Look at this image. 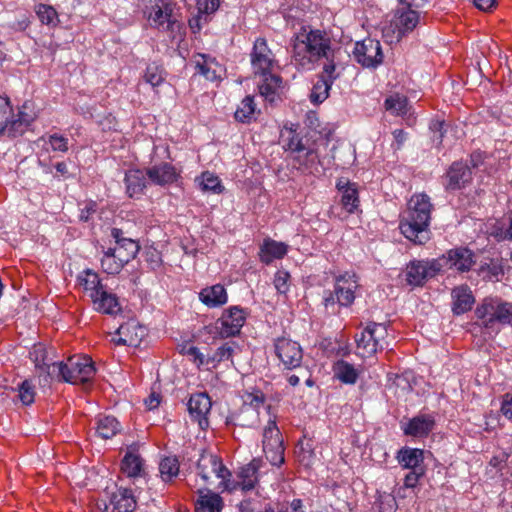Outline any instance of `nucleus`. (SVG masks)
I'll list each match as a JSON object with an SVG mask.
<instances>
[{
	"mask_svg": "<svg viewBox=\"0 0 512 512\" xmlns=\"http://www.w3.org/2000/svg\"><path fill=\"white\" fill-rule=\"evenodd\" d=\"M430 197L425 193L412 195L402 213L399 228L404 237L414 244L423 245L430 239V221L433 211Z\"/></svg>",
	"mask_w": 512,
	"mask_h": 512,
	"instance_id": "obj_1",
	"label": "nucleus"
},
{
	"mask_svg": "<svg viewBox=\"0 0 512 512\" xmlns=\"http://www.w3.org/2000/svg\"><path fill=\"white\" fill-rule=\"evenodd\" d=\"M331 44V38L325 31L311 29L296 37L292 58L298 66L310 69L320 59L329 60L333 52Z\"/></svg>",
	"mask_w": 512,
	"mask_h": 512,
	"instance_id": "obj_2",
	"label": "nucleus"
},
{
	"mask_svg": "<svg viewBox=\"0 0 512 512\" xmlns=\"http://www.w3.org/2000/svg\"><path fill=\"white\" fill-rule=\"evenodd\" d=\"M476 324L484 334L497 335L503 326H512V302L501 297H486L475 309Z\"/></svg>",
	"mask_w": 512,
	"mask_h": 512,
	"instance_id": "obj_3",
	"label": "nucleus"
},
{
	"mask_svg": "<svg viewBox=\"0 0 512 512\" xmlns=\"http://www.w3.org/2000/svg\"><path fill=\"white\" fill-rule=\"evenodd\" d=\"M179 8L173 0H150L144 11L150 27L168 34L172 39L181 35L183 24Z\"/></svg>",
	"mask_w": 512,
	"mask_h": 512,
	"instance_id": "obj_4",
	"label": "nucleus"
},
{
	"mask_svg": "<svg viewBox=\"0 0 512 512\" xmlns=\"http://www.w3.org/2000/svg\"><path fill=\"white\" fill-rule=\"evenodd\" d=\"M53 372L59 381L71 384H86L95 375V367L88 356L74 355L66 362L52 364Z\"/></svg>",
	"mask_w": 512,
	"mask_h": 512,
	"instance_id": "obj_5",
	"label": "nucleus"
},
{
	"mask_svg": "<svg viewBox=\"0 0 512 512\" xmlns=\"http://www.w3.org/2000/svg\"><path fill=\"white\" fill-rule=\"evenodd\" d=\"M262 460L253 458L249 463L240 466L236 471V478L228 476L224 482H220L218 489L222 492L233 493L237 490L247 493L258 488L260 480V468Z\"/></svg>",
	"mask_w": 512,
	"mask_h": 512,
	"instance_id": "obj_6",
	"label": "nucleus"
},
{
	"mask_svg": "<svg viewBox=\"0 0 512 512\" xmlns=\"http://www.w3.org/2000/svg\"><path fill=\"white\" fill-rule=\"evenodd\" d=\"M247 317V312L239 306H232L223 311L222 316L213 324L205 327L213 339H226L240 333Z\"/></svg>",
	"mask_w": 512,
	"mask_h": 512,
	"instance_id": "obj_7",
	"label": "nucleus"
},
{
	"mask_svg": "<svg viewBox=\"0 0 512 512\" xmlns=\"http://www.w3.org/2000/svg\"><path fill=\"white\" fill-rule=\"evenodd\" d=\"M387 327L381 323L370 322L360 334L355 335L358 354L369 357L389 346Z\"/></svg>",
	"mask_w": 512,
	"mask_h": 512,
	"instance_id": "obj_8",
	"label": "nucleus"
},
{
	"mask_svg": "<svg viewBox=\"0 0 512 512\" xmlns=\"http://www.w3.org/2000/svg\"><path fill=\"white\" fill-rule=\"evenodd\" d=\"M243 405L237 415L227 418V424L238 425L241 427L252 426L258 418V409L265 403V395L259 389L244 392Z\"/></svg>",
	"mask_w": 512,
	"mask_h": 512,
	"instance_id": "obj_9",
	"label": "nucleus"
},
{
	"mask_svg": "<svg viewBox=\"0 0 512 512\" xmlns=\"http://www.w3.org/2000/svg\"><path fill=\"white\" fill-rule=\"evenodd\" d=\"M250 61L255 76L267 75V73L277 71L279 68L275 54L269 48L266 39L262 37L255 40L250 53Z\"/></svg>",
	"mask_w": 512,
	"mask_h": 512,
	"instance_id": "obj_10",
	"label": "nucleus"
},
{
	"mask_svg": "<svg viewBox=\"0 0 512 512\" xmlns=\"http://www.w3.org/2000/svg\"><path fill=\"white\" fill-rule=\"evenodd\" d=\"M263 452L267 460L275 466L284 463V446L281 432L275 420H269L263 430Z\"/></svg>",
	"mask_w": 512,
	"mask_h": 512,
	"instance_id": "obj_11",
	"label": "nucleus"
},
{
	"mask_svg": "<svg viewBox=\"0 0 512 512\" xmlns=\"http://www.w3.org/2000/svg\"><path fill=\"white\" fill-rule=\"evenodd\" d=\"M139 443L130 444V500L137 502L136 490L148 488V471L145 460L138 453Z\"/></svg>",
	"mask_w": 512,
	"mask_h": 512,
	"instance_id": "obj_12",
	"label": "nucleus"
},
{
	"mask_svg": "<svg viewBox=\"0 0 512 512\" xmlns=\"http://www.w3.org/2000/svg\"><path fill=\"white\" fill-rule=\"evenodd\" d=\"M274 352L285 369H299L303 361V349L297 341L289 337L274 339Z\"/></svg>",
	"mask_w": 512,
	"mask_h": 512,
	"instance_id": "obj_13",
	"label": "nucleus"
},
{
	"mask_svg": "<svg viewBox=\"0 0 512 512\" xmlns=\"http://www.w3.org/2000/svg\"><path fill=\"white\" fill-rule=\"evenodd\" d=\"M419 22V13L407 5V7L395 10L388 29L397 40H400L411 33L418 26Z\"/></svg>",
	"mask_w": 512,
	"mask_h": 512,
	"instance_id": "obj_14",
	"label": "nucleus"
},
{
	"mask_svg": "<svg viewBox=\"0 0 512 512\" xmlns=\"http://www.w3.org/2000/svg\"><path fill=\"white\" fill-rule=\"evenodd\" d=\"M197 474L209 484L213 476L224 482L231 471L223 464L221 458L213 453H203L197 462Z\"/></svg>",
	"mask_w": 512,
	"mask_h": 512,
	"instance_id": "obj_15",
	"label": "nucleus"
},
{
	"mask_svg": "<svg viewBox=\"0 0 512 512\" xmlns=\"http://www.w3.org/2000/svg\"><path fill=\"white\" fill-rule=\"evenodd\" d=\"M353 57L363 67H377L383 61L380 42L371 38L356 42L353 49Z\"/></svg>",
	"mask_w": 512,
	"mask_h": 512,
	"instance_id": "obj_16",
	"label": "nucleus"
},
{
	"mask_svg": "<svg viewBox=\"0 0 512 512\" xmlns=\"http://www.w3.org/2000/svg\"><path fill=\"white\" fill-rule=\"evenodd\" d=\"M191 64L194 66V76L200 75L210 82H219L225 73L223 65L209 54H194Z\"/></svg>",
	"mask_w": 512,
	"mask_h": 512,
	"instance_id": "obj_17",
	"label": "nucleus"
},
{
	"mask_svg": "<svg viewBox=\"0 0 512 512\" xmlns=\"http://www.w3.org/2000/svg\"><path fill=\"white\" fill-rule=\"evenodd\" d=\"M440 270V264L435 261H411L405 271L406 281L412 286H421L425 281L434 277Z\"/></svg>",
	"mask_w": 512,
	"mask_h": 512,
	"instance_id": "obj_18",
	"label": "nucleus"
},
{
	"mask_svg": "<svg viewBox=\"0 0 512 512\" xmlns=\"http://www.w3.org/2000/svg\"><path fill=\"white\" fill-rule=\"evenodd\" d=\"M358 277L355 273L345 272L335 277L334 293L340 306L349 307L355 300L358 289Z\"/></svg>",
	"mask_w": 512,
	"mask_h": 512,
	"instance_id": "obj_19",
	"label": "nucleus"
},
{
	"mask_svg": "<svg viewBox=\"0 0 512 512\" xmlns=\"http://www.w3.org/2000/svg\"><path fill=\"white\" fill-rule=\"evenodd\" d=\"M471 181V168L463 161L453 162L443 176V186L446 191L460 190Z\"/></svg>",
	"mask_w": 512,
	"mask_h": 512,
	"instance_id": "obj_20",
	"label": "nucleus"
},
{
	"mask_svg": "<svg viewBox=\"0 0 512 512\" xmlns=\"http://www.w3.org/2000/svg\"><path fill=\"white\" fill-rule=\"evenodd\" d=\"M293 166L302 174L320 175L322 173V163L316 149L307 147L293 157Z\"/></svg>",
	"mask_w": 512,
	"mask_h": 512,
	"instance_id": "obj_21",
	"label": "nucleus"
},
{
	"mask_svg": "<svg viewBox=\"0 0 512 512\" xmlns=\"http://www.w3.org/2000/svg\"><path fill=\"white\" fill-rule=\"evenodd\" d=\"M259 76L262 78L261 82L258 84L261 96L271 104L281 100V96L284 92L282 77L277 74L276 71H271L267 73V75Z\"/></svg>",
	"mask_w": 512,
	"mask_h": 512,
	"instance_id": "obj_22",
	"label": "nucleus"
},
{
	"mask_svg": "<svg viewBox=\"0 0 512 512\" xmlns=\"http://www.w3.org/2000/svg\"><path fill=\"white\" fill-rule=\"evenodd\" d=\"M190 416L198 422L201 429L208 427L207 415L211 410V399L206 393L193 394L188 401Z\"/></svg>",
	"mask_w": 512,
	"mask_h": 512,
	"instance_id": "obj_23",
	"label": "nucleus"
},
{
	"mask_svg": "<svg viewBox=\"0 0 512 512\" xmlns=\"http://www.w3.org/2000/svg\"><path fill=\"white\" fill-rule=\"evenodd\" d=\"M197 498L194 501L195 512H222L224 509V499L220 494L210 489H198Z\"/></svg>",
	"mask_w": 512,
	"mask_h": 512,
	"instance_id": "obj_24",
	"label": "nucleus"
},
{
	"mask_svg": "<svg viewBox=\"0 0 512 512\" xmlns=\"http://www.w3.org/2000/svg\"><path fill=\"white\" fill-rule=\"evenodd\" d=\"M146 175L152 183L160 186L170 185L176 182L180 177L176 168L167 162L149 168Z\"/></svg>",
	"mask_w": 512,
	"mask_h": 512,
	"instance_id": "obj_25",
	"label": "nucleus"
},
{
	"mask_svg": "<svg viewBox=\"0 0 512 512\" xmlns=\"http://www.w3.org/2000/svg\"><path fill=\"white\" fill-rule=\"evenodd\" d=\"M435 426L434 417L427 414H421L409 420L403 429L405 435L413 437H426Z\"/></svg>",
	"mask_w": 512,
	"mask_h": 512,
	"instance_id": "obj_26",
	"label": "nucleus"
},
{
	"mask_svg": "<svg viewBox=\"0 0 512 512\" xmlns=\"http://www.w3.org/2000/svg\"><path fill=\"white\" fill-rule=\"evenodd\" d=\"M451 296L453 299L452 311L455 315L464 314L472 309L475 298L467 285L455 287Z\"/></svg>",
	"mask_w": 512,
	"mask_h": 512,
	"instance_id": "obj_27",
	"label": "nucleus"
},
{
	"mask_svg": "<svg viewBox=\"0 0 512 512\" xmlns=\"http://www.w3.org/2000/svg\"><path fill=\"white\" fill-rule=\"evenodd\" d=\"M35 119L36 113L32 109V103L25 102L19 109L17 118H12L9 135L17 136L23 134Z\"/></svg>",
	"mask_w": 512,
	"mask_h": 512,
	"instance_id": "obj_28",
	"label": "nucleus"
},
{
	"mask_svg": "<svg viewBox=\"0 0 512 512\" xmlns=\"http://www.w3.org/2000/svg\"><path fill=\"white\" fill-rule=\"evenodd\" d=\"M397 460L402 468L405 469H425L424 451L417 448L403 447L397 453Z\"/></svg>",
	"mask_w": 512,
	"mask_h": 512,
	"instance_id": "obj_29",
	"label": "nucleus"
},
{
	"mask_svg": "<svg viewBox=\"0 0 512 512\" xmlns=\"http://www.w3.org/2000/svg\"><path fill=\"white\" fill-rule=\"evenodd\" d=\"M199 299L208 307H220L227 303L228 295L226 289L221 284H215L203 288L199 293Z\"/></svg>",
	"mask_w": 512,
	"mask_h": 512,
	"instance_id": "obj_30",
	"label": "nucleus"
},
{
	"mask_svg": "<svg viewBox=\"0 0 512 512\" xmlns=\"http://www.w3.org/2000/svg\"><path fill=\"white\" fill-rule=\"evenodd\" d=\"M286 253L287 246L284 243L267 239L260 247L259 256L262 263L270 264L275 259L283 258Z\"/></svg>",
	"mask_w": 512,
	"mask_h": 512,
	"instance_id": "obj_31",
	"label": "nucleus"
},
{
	"mask_svg": "<svg viewBox=\"0 0 512 512\" xmlns=\"http://www.w3.org/2000/svg\"><path fill=\"white\" fill-rule=\"evenodd\" d=\"M451 266L458 271H468L471 269L474 261V254L467 248H456L448 252Z\"/></svg>",
	"mask_w": 512,
	"mask_h": 512,
	"instance_id": "obj_32",
	"label": "nucleus"
},
{
	"mask_svg": "<svg viewBox=\"0 0 512 512\" xmlns=\"http://www.w3.org/2000/svg\"><path fill=\"white\" fill-rule=\"evenodd\" d=\"M130 244H134L136 249L133 258H136L137 255H140L139 259L144 260L147 269L154 271L160 267L162 263V258L160 252L156 248L144 247V249L141 250L138 242H135L132 239H130Z\"/></svg>",
	"mask_w": 512,
	"mask_h": 512,
	"instance_id": "obj_33",
	"label": "nucleus"
},
{
	"mask_svg": "<svg viewBox=\"0 0 512 512\" xmlns=\"http://www.w3.org/2000/svg\"><path fill=\"white\" fill-rule=\"evenodd\" d=\"M334 377L344 384L353 385L357 382L359 371L345 360H338L333 365Z\"/></svg>",
	"mask_w": 512,
	"mask_h": 512,
	"instance_id": "obj_34",
	"label": "nucleus"
},
{
	"mask_svg": "<svg viewBox=\"0 0 512 512\" xmlns=\"http://www.w3.org/2000/svg\"><path fill=\"white\" fill-rule=\"evenodd\" d=\"M239 349L235 341H227L218 347L215 352L210 356V363L213 369H216L220 363L230 361L233 363V357Z\"/></svg>",
	"mask_w": 512,
	"mask_h": 512,
	"instance_id": "obj_35",
	"label": "nucleus"
},
{
	"mask_svg": "<svg viewBox=\"0 0 512 512\" xmlns=\"http://www.w3.org/2000/svg\"><path fill=\"white\" fill-rule=\"evenodd\" d=\"M490 235L498 242L512 241V210L491 226Z\"/></svg>",
	"mask_w": 512,
	"mask_h": 512,
	"instance_id": "obj_36",
	"label": "nucleus"
},
{
	"mask_svg": "<svg viewBox=\"0 0 512 512\" xmlns=\"http://www.w3.org/2000/svg\"><path fill=\"white\" fill-rule=\"evenodd\" d=\"M198 187L205 193L221 194L224 186L217 175L212 172L205 171L195 179Z\"/></svg>",
	"mask_w": 512,
	"mask_h": 512,
	"instance_id": "obj_37",
	"label": "nucleus"
},
{
	"mask_svg": "<svg viewBox=\"0 0 512 512\" xmlns=\"http://www.w3.org/2000/svg\"><path fill=\"white\" fill-rule=\"evenodd\" d=\"M97 311L114 314L120 310L115 295L106 292L104 289L92 300Z\"/></svg>",
	"mask_w": 512,
	"mask_h": 512,
	"instance_id": "obj_38",
	"label": "nucleus"
},
{
	"mask_svg": "<svg viewBox=\"0 0 512 512\" xmlns=\"http://www.w3.org/2000/svg\"><path fill=\"white\" fill-rule=\"evenodd\" d=\"M96 433L103 439L112 438L120 430V424L115 417L99 416L96 419Z\"/></svg>",
	"mask_w": 512,
	"mask_h": 512,
	"instance_id": "obj_39",
	"label": "nucleus"
},
{
	"mask_svg": "<svg viewBox=\"0 0 512 512\" xmlns=\"http://www.w3.org/2000/svg\"><path fill=\"white\" fill-rule=\"evenodd\" d=\"M384 107L392 114L404 116L408 113V99L404 95L395 93L385 99Z\"/></svg>",
	"mask_w": 512,
	"mask_h": 512,
	"instance_id": "obj_40",
	"label": "nucleus"
},
{
	"mask_svg": "<svg viewBox=\"0 0 512 512\" xmlns=\"http://www.w3.org/2000/svg\"><path fill=\"white\" fill-rule=\"evenodd\" d=\"M179 469L180 463L176 456L165 457L159 464L160 475L165 482L172 481L179 474Z\"/></svg>",
	"mask_w": 512,
	"mask_h": 512,
	"instance_id": "obj_41",
	"label": "nucleus"
},
{
	"mask_svg": "<svg viewBox=\"0 0 512 512\" xmlns=\"http://www.w3.org/2000/svg\"><path fill=\"white\" fill-rule=\"evenodd\" d=\"M79 281L84 290L89 293L91 300L103 290L99 276L89 270L84 273V276H79Z\"/></svg>",
	"mask_w": 512,
	"mask_h": 512,
	"instance_id": "obj_42",
	"label": "nucleus"
},
{
	"mask_svg": "<svg viewBox=\"0 0 512 512\" xmlns=\"http://www.w3.org/2000/svg\"><path fill=\"white\" fill-rule=\"evenodd\" d=\"M30 356L37 368L46 371L49 375H54L52 368L54 362L48 359L46 349L42 345H35Z\"/></svg>",
	"mask_w": 512,
	"mask_h": 512,
	"instance_id": "obj_43",
	"label": "nucleus"
},
{
	"mask_svg": "<svg viewBox=\"0 0 512 512\" xmlns=\"http://www.w3.org/2000/svg\"><path fill=\"white\" fill-rule=\"evenodd\" d=\"M255 102L252 96H246L238 106L234 113V117L237 121L242 123H249L255 113Z\"/></svg>",
	"mask_w": 512,
	"mask_h": 512,
	"instance_id": "obj_44",
	"label": "nucleus"
},
{
	"mask_svg": "<svg viewBox=\"0 0 512 512\" xmlns=\"http://www.w3.org/2000/svg\"><path fill=\"white\" fill-rule=\"evenodd\" d=\"M331 86V83L318 76L310 93V101L314 104H320L325 101L329 96Z\"/></svg>",
	"mask_w": 512,
	"mask_h": 512,
	"instance_id": "obj_45",
	"label": "nucleus"
},
{
	"mask_svg": "<svg viewBox=\"0 0 512 512\" xmlns=\"http://www.w3.org/2000/svg\"><path fill=\"white\" fill-rule=\"evenodd\" d=\"M340 203L343 209L348 213H354L360 203L358 189L356 187H348L341 192Z\"/></svg>",
	"mask_w": 512,
	"mask_h": 512,
	"instance_id": "obj_46",
	"label": "nucleus"
},
{
	"mask_svg": "<svg viewBox=\"0 0 512 512\" xmlns=\"http://www.w3.org/2000/svg\"><path fill=\"white\" fill-rule=\"evenodd\" d=\"M165 70L163 67L156 62H152L147 65L144 80L151 86L155 87L160 85L165 80Z\"/></svg>",
	"mask_w": 512,
	"mask_h": 512,
	"instance_id": "obj_47",
	"label": "nucleus"
},
{
	"mask_svg": "<svg viewBox=\"0 0 512 512\" xmlns=\"http://www.w3.org/2000/svg\"><path fill=\"white\" fill-rule=\"evenodd\" d=\"M101 265L108 274H117L123 268V261L116 259L115 250L110 248L102 258Z\"/></svg>",
	"mask_w": 512,
	"mask_h": 512,
	"instance_id": "obj_48",
	"label": "nucleus"
},
{
	"mask_svg": "<svg viewBox=\"0 0 512 512\" xmlns=\"http://www.w3.org/2000/svg\"><path fill=\"white\" fill-rule=\"evenodd\" d=\"M12 118L13 110L9 99L0 96V133L4 131L9 133Z\"/></svg>",
	"mask_w": 512,
	"mask_h": 512,
	"instance_id": "obj_49",
	"label": "nucleus"
},
{
	"mask_svg": "<svg viewBox=\"0 0 512 512\" xmlns=\"http://www.w3.org/2000/svg\"><path fill=\"white\" fill-rule=\"evenodd\" d=\"M110 504L113 512H128V489L121 487L114 492Z\"/></svg>",
	"mask_w": 512,
	"mask_h": 512,
	"instance_id": "obj_50",
	"label": "nucleus"
},
{
	"mask_svg": "<svg viewBox=\"0 0 512 512\" xmlns=\"http://www.w3.org/2000/svg\"><path fill=\"white\" fill-rule=\"evenodd\" d=\"M147 180L145 174L141 170L130 169V197L133 194L142 193L146 188Z\"/></svg>",
	"mask_w": 512,
	"mask_h": 512,
	"instance_id": "obj_51",
	"label": "nucleus"
},
{
	"mask_svg": "<svg viewBox=\"0 0 512 512\" xmlns=\"http://www.w3.org/2000/svg\"><path fill=\"white\" fill-rule=\"evenodd\" d=\"M133 331H130V347L141 348L142 345H147L148 329L147 327L136 324L131 326Z\"/></svg>",
	"mask_w": 512,
	"mask_h": 512,
	"instance_id": "obj_52",
	"label": "nucleus"
},
{
	"mask_svg": "<svg viewBox=\"0 0 512 512\" xmlns=\"http://www.w3.org/2000/svg\"><path fill=\"white\" fill-rule=\"evenodd\" d=\"M35 386L29 380H24L18 386V398L23 405H30L35 399Z\"/></svg>",
	"mask_w": 512,
	"mask_h": 512,
	"instance_id": "obj_53",
	"label": "nucleus"
},
{
	"mask_svg": "<svg viewBox=\"0 0 512 512\" xmlns=\"http://www.w3.org/2000/svg\"><path fill=\"white\" fill-rule=\"evenodd\" d=\"M36 14L43 24L55 25L57 23V12L52 6L39 4Z\"/></svg>",
	"mask_w": 512,
	"mask_h": 512,
	"instance_id": "obj_54",
	"label": "nucleus"
},
{
	"mask_svg": "<svg viewBox=\"0 0 512 512\" xmlns=\"http://www.w3.org/2000/svg\"><path fill=\"white\" fill-rule=\"evenodd\" d=\"M446 126L445 121L443 120H432L429 129L432 132V141L436 147H440L443 142Z\"/></svg>",
	"mask_w": 512,
	"mask_h": 512,
	"instance_id": "obj_55",
	"label": "nucleus"
},
{
	"mask_svg": "<svg viewBox=\"0 0 512 512\" xmlns=\"http://www.w3.org/2000/svg\"><path fill=\"white\" fill-rule=\"evenodd\" d=\"M284 148L288 151L295 153V155L304 152L306 150L305 144L302 142V139L293 131L289 132V138L284 145Z\"/></svg>",
	"mask_w": 512,
	"mask_h": 512,
	"instance_id": "obj_56",
	"label": "nucleus"
},
{
	"mask_svg": "<svg viewBox=\"0 0 512 512\" xmlns=\"http://www.w3.org/2000/svg\"><path fill=\"white\" fill-rule=\"evenodd\" d=\"M338 74L336 73V65L334 63L333 59V53L329 57V60L324 64L322 72L320 73L319 77L324 78V80L328 81L329 83L333 84L334 81L338 78Z\"/></svg>",
	"mask_w": 512,
	"mask_h": 512,
	"instance_id": "obj_57",
	"label": "nucleus"
},
{
	"mask_svg": "<svg viewBox=\"0 0 512 512\" xmlns=\"http://www.w3.org/2000/svg\"><path fill=\"white\" fill-rule=\"evenodd\" d=\"M290 274L284 270H278L274 276V286L281 294H285L289 290Z\"/></svg>",
	"mask_w": 512,
	"mask_h": 512,
	"instance_id": "obj_58",
	"label": "nucleus"
},
{
	"mask_svg": "<svg viewBox=\"0 0 512 512\" xmlns=\"http://www.w3.org/2000/svg\"><path fill=\"white\" fill-rule=\"evenodd\" d=\"M48 143L53 151L67 152L68 151V139L57 133L48 136Z\"/></svg>",
	"mask_w": 512,
	"mask_h": 512,
	"instance_id": "obj_59",
	"label": "nucleus"
},
{
	"mask_svg": "<svg viewBox=\"0 0 512 512\" xmlns=\"http://www.w3.org/2000/svg\"><path fill=\"white\" fill-rule=\"evenodd\" d=\"M220 5V0H196L197 10L200 14L210 15L214 13Z\"/></svg>",
	"mask_w": 512,
	"mask_h": 512,
	"instance_id": "obj_60",
	"label": "nucleus"
},
{
	"mask_svg": "<svg viewBox=\"0 0 512 512\" xmlns=\"http://www.w3.org/2000/svg\"><path fill=\"white\" fill-rule=\"evenodd\" d=\"M425 474V469H420L416 471V469L410 470L405 478H404V486L406 488H414L417 486L420 478H422Z\"/></svg>",
	"mask_w": 512,
	"mask_h": 512,
	"instance_id": "obj_61",
	"label": "nucleus"
},
{
	"mask_svg": "<svg viewBox=\"0 0 512 512\" xmlns=\"http://www.w3.org/2000/svg\"><path fill=\"white\" fill-rule=\"evenodd\" d=\"M500 412L506 419L512 422V394L505 393L502 396Z\"/></svg>",
	"mask_w": 512,
	"mask_h": 512,
	"instance_id": "obj_62",
	"label": "nucleus"
},
{
	"mask_svg": "<svg viewBox=\"0 0 512 512\" xmlns=\"http://www.w3.org/2000/svg\"><path fill=\"white\" fill-rule=\"evenodd\" d=\"M239 512H260L261 506L251 498L244 499L238 505Z\"/></svg>",
	"mask_w": 512,
	"mask_h": 512,
	"instance_id": "obj_63",
	"label": "nucleus"
},
{
	"mask_svg": "<svg viewBox=\"0 0 512 512\" xmlns=\"http://www.w3.org/2000/svg\"><path fill=\"white\" fill-rule=\"evenodd\" d=\"M97 211V203L94 201H89L85 203V206L81 209L79 218L83 222H88L91 219V216Z\"/></svg>",
	"mask_w": 512,
	"mask_h": 512,
	"instance_id": "obj_64",
	"label": "nucleus"
}]
</instances>
